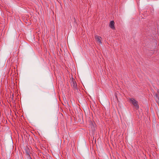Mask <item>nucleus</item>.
<instances>
[{"mask_svg": "<svg viewBox=\"0 0 159 159\" xmlns=\"http://www.w3.org/2000/svg\"><path fill=\"white\" fill-rule=\"evenodd\" d=\"M130 101L132 102V104L134 106L137 108H139V105L138 104V102L135 99L133 98L130 99Z\"/></svg>", "mask_w": 159, "mask_h": 159, "instance_id": "f257e3e1", "label": "nucleus"}, {"mask_svg": "<svg viewBox=\"0 0 159 159\" xmlns=\"http://www.w3.org/2000/svg\"><path fill=\"white\" fill-rule=\"evenodd\" d=\"M95 39L99 43H102V38L101 37L96 35L95 36Z\"/></svg>", "mask_w": 159, "mask_h": 159, "instance_id": "f03ea898", "label": "nucleus"}, {"mask_svg": "<svg viewBox=\"0 0 159 159\" xmlns=\"http://www.w3.org/2000/svg\"><path fill=\"white\" fill-rule=\"evenodd\" d=\"M114 22L113 20H112L110 22V24L109 25L110 27L112 29L114 30L115 29V27L114 26Z\"/></svg>", "mask_w": 159, "mask_h": 159, "instance_id": "7ed1b4c3", "label": "nucleus"}, {"mask_svg": "<svg viewBox=\"0 0 159 159\" xmlns=\"http://www.w3.org/2000/svg\"><path fill=\"white\" fill-rule=\"evenodd\" d=\"M71 86H73L74 88H75L77 86V84L76 82L72 80L71 82Z\"/></svg>", "mask_w": 159, "mask_h": 159, "instance_id": "20e7f679", "label": "nucleus"}, {"mask_svg": "<svg viewBox=\"0 0 159 159\" xmlns=\"http://www.w3.org/2000/svg\"><path fill=\"white\" fill-rule=\"evenodd\" d=\"M25 151L27 155L29 156V157H30V151L29 149L28 148H25Z\"/></svg>", "mask_w": 159, "mask_h": 159, "instance_id": "39448f33", "label": "nucleus"}, {"mask_svg": "<svg viewBox=\"0 0 159 159\" xmlns=\"http://www.w3.org/2000/svg\"><path fill=\"white\" fill-rule=\"evenodd\" d=\"M74 22H76V20H75V17H74Z\"/></svg>", "mask_w": 159, "mask_h": 159, "instance_id": "423d86ee", "label": "nucleus"}, {"mask_svg": "<svg viewBox=\"0 0 159 159\" xmlns=\"http://www.w3.org/2000/svg\"><path fill=\"white\" fill-rule=\"evenodd\" d=\"M157 92L159 94V89L157 90Z\"/></svg>", "mask_w": 159, "mask_h": 159, "instance_id": "0eeeda50", "label": "nucleus"}, {"mask_svg": "<svg viewBox=\"0 0 159 159\" xmlns=\"http://www.w3.org/2000/svg\"><path fill=\"white\" fill-rule=\"evenodd\" d=\"M28 159H31V157H29Z\"/></svg>", "mask_w": 159, "mask_h": 159, "instance_id": "6e6552de", "label": "nucleus"}, {"mask_svg": "<svg viewBox=\"0 0 159 159\" xmlns=\"http://www.w3.org/2000/svg\"><path fill=\"white\" fill-rule=\"evenodd\" d=\"M12 97H13V94L12 95Z\"/></svg>", "mask_w": 159, "mask_h": 159, "instance_id": "1a4fd4ad", "label": "nucleus"}, {"mask_svg": "<svg viewBox=\"0 0 159 159\" xmlns=\"http://www.w3.org/2000/svg\"><path fill=\"white\" fill-rule=\"evenodd\" d=\"M14 69H16V67H14Z\"/></svg>", "mask_w": 159, "mask_h": 159, "instance_id": "9d476101", "label": "nucleus"}, {"mask_svg": "<svg viewBox=\"0 0 159 159\" xmlns=\"http://www.w3.org/2000/svg\"><path fill=\"white\" fill-rule=\"evenodd\" d=\"M156 96L157 97V94H156Z\"/></svg>", "mask_w": 159, "mask_h": 159, "instance_id": "9b49d317", "label": "nucleus"}]
</instances>
